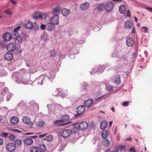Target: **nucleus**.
I'll use <instances>...</instances> for the list:
<instances>
[{
	"instance_id": "f257e3e1",
	"label": "nucleus",
	"mask_w": 152,
	"mask_h": 152,
	"mask_svg": "<svg viewBox=\"0 0 152 152\" xmlns=\"http://www.w3.org/2000/svg\"><path fill=\"white\" fill-rule=\"evenodd\" d=\"M50 21L51 23L54 25H58L59 22V15H55L50 19Z\"/></svg>"
},
{
	"instance_id": "f03ea898",
	"label": "nucleus",
	"mask_w": 152,
	"mask_h": 152,
	"mask_svg": "<svg viewBox=\"0 0 152 152\" xmlns=\"http://www.w3.org/2000/svg\"><path fill=\"white\" fill-rule=\"evenodd\" d=\"M12 38V34L9 32H6L3 35V39L5 42H7L10 40Z\"/></svg>"
},
{
	"instance_id": "7ed1b4c3",
	"label": "nucleus",
	"mask_w": 152,
	"mask_h": 152,
	"mask_svg": "<svg viewBox=\"0 0 152 152\" xmlns=\"http://www.w3.org/2000/svg\"><path fill=\"white\" fill-rule=\"evenodd\" d=\"M7 150L10 152H12L15 151L16 148V145L15 143L10 142L7 145Z\"/></svg>"
},
{
	"instance_id": "20e7f679",
	"label": "nucleus",
	"mask_w": 152,
	"mask_h": 152,
	"mask_svg": "<svg viewBox=\"0 0 152 152\" xmlns=\"http://www.w3.org/2000/svg\"><path fill=\"white\" fill-rule=\"evenodd\" d=\"M33 25L32 22L29 20H27L24 24V26L26 28L28 29H31L33 28Z\"/></svg>"
},
{
	"instance_id": "39448f33",
	"label": "nucleus",
	"mask_w": 152,
	"mask_h": 152,
	"mask_svg": "<svg viewBox=\"0 0 152 152\" xmlns=\"http://www.w3.org/2000/svg\"><path fill=\"white\" fill-rule=\"evenodd\" d=\"M88 126V124L86 121H83L81 122L79 124V128L81 130L86 129Z\"/></svg>"
},
{
	"instance_id": "423d86ee",
	"label": "nucleus",
	"mask_w": 152,
	"mask_h": 152,
	"mask_svg": "<svg viewBox=\"0 0 152 152\" xmlns=\"http://www.w3.org/2000/svg\"><path fill=\"white\" fill-rule=\"evenodd\" d=\"M114 7V4L113 3L110 2L105 5V10L107 12H111Z\"/></svg>"
},
{
	"instance_id": "0eeeda50",
	"label": "nucleus",
	"mask_w": 152,
	"mask_h": 152,
	"mask_svg": "<svg viewBox=\"0 0 152 152\" xmlns=\"http://www.w3.org/2000/svg\"><path fill=\"white\" fill-rule=\"evenodd\" d=\"M16 46L15 43H10L9 44L7 47V49L8 51H12L16 48Z\"/></svg>"
},
{
	"instance_id": "6e6552de",
	"label": "nucleus",
	"mask_w": 152,
	"mask_h": 152,
	"mask_svg": "<svg viewBox=\"0 0 152 152\" xmlns=\"http://www.w3.org/2000/svg\"><path fill=\"white\" fill-rule=\"evenodd\" d=\"M72 133L71 130L70 129H67L64 130L62 134V136L64 138H66L68 137Z\"/></svg>"
},
{
	"instance_id": "1a4fd4ad",
	"label": "nucleus",
	"mask_w": 152,
	"mask_h": 152,
	"mask_svg": "<svg viewBox=\"0 0 152 152\" xmlns=\"http://www.w3.org/2000/svg\"><path fill=\"white\" fill-rule=\"evenodd\" d=\"M126 44L129 47L133 46L134 44V41L133 39L129 37L127 38L126 41Z\"/></svg>"
},
{
	"instance_id": "9d476101",
	"label": "nucleus",
	"mask_w": 152,
	"mask_h": 152,
	"mask_svg": "<svg viewBox=\"0 0 152 152\" xmlns=\"http://www.w3.org/2000/svg\"><path fill=\"white\" fill-rule=\"evenodd\" d=\"M61 13L64 16L67 17L70 15L71 12L69 9L64 8L61 10Z\"/></svg>"
},
{
	"instance_id": "9b49d317",
	"label": "nucleus",
	"mask_w": 152,
	"mask_h": 152,
	"mask_svg": "<svg viewBox=\"0 0 152 152\" xmlns=\"http://www.w3.org/2000/svg\"><path fill=\"white\" fill-rule=\"evenodd\" d=\"M85 110V107L84 106L82 105L79 106L77 109V114L80 115L83 113Z\"/></svg>"
},
{
	"instance_id": "f8f14e48",
	"label": "nucleus",
	"mask_w": 152,
	"mask_h": 152,
	"mask_svg": "<svg viewBox=\"0 0 152 152\" xmlns=\"http://www.w3.org/2000/svg\"><path fill=\"white\" fill-rule=\"evenodd\" d=\"M89 3L86 2L80 5V9L83 10H87L89 7Z\"/></svg>"
},
{
	"instance_id": "ddd939ff",
	"label": "nucleus",
	"mask_w": 152,
	"mask_h": 152,
	"mask_svg": "<svg viewBox=\"0 0 152 152\" xmlns=\"http://www.w3.org/2000/svg\"><path fill=\"white\" fill-rule=\"evenodd\" d=\"M105 4H100L97 5L96 7V10L99 12L103 11L105 10Z\"/></svg>"
},
{
	"instance_id": "4468645a",
	"label": "nucleus",
	"mask_w": 152,
	"mask_h": 152,
	"mask_svg": "<svg viewBox=\"0 0 152 152\" xmlns=\"http://www.w3.org/2000/svg\"><path fill=\"white\" fill-rule=\"evenodd\" d=\"M119 10L120 13L122 14H125L126 11V7L124 4H122L119 7Z\"/></svg>"
},
{
	"instance_id": "2eb2a0df",
	"label": "nucleus",
	"mask_w": 152,
	"mask_h": 152,
	"mask_svg": "<svg viewBox=\"0 0 152 152\" xmlns=\"http://www.w3.org/2000/svg\"><path fill=\"white\" fill-rule=\"evenodd\" d=\"M14 39L15 43L18 45L20 44L22 41V39L19 35L14 36Z\"/></svg>"
},
{
	"instance_id": "dca6fc26",
	"label": "nucleus",
	"mask_w": 152,
	"mask_h": 152,
	"mask_svg": "<svg viewBox=\"0 0 152 152\" xmlns=\"http://www.w3.org/2000/svg\"><path fill=\"white\" fill-rule=\"evenodd\" d=\"M60 12V9L59 7H57L53 8L52 11V12L53 15H59Z\"/></svg>"
},
{
	"instance_id": "f3484780",
	"label": "nucleus",
	"mask_w": 152,
	"mask_h": 152,
	"mask_svg": "<svg viewBox=\"0 0 152 152\" xmlns=\"http://www.w3.org/2000/svg\"><path fill=\"white\" fill-rule=\"evenodd\" d=\"M21 26H19L15 28L14 29V31L13 32V35L14 36L20 35L19 34V31L20 30V28Z\"/></svg>"
},
{
	"instance_id": "a211bd4d",
	"label": "nucleus",
	"mask_w": 152,
	"mask_h": 152,
	"mask_svg": "<svg viewBox=\"0 0 152 152\" xmlns=\"http://www.w3.org/2000/svg\"><path fill=\"white\" fill-rule=\"evenodd\" d=\"M94 102V100L91 99H88L86 100L85 102V106L89 108Z\"/></svg>"
},
{
	"instance_id": "6ab92c4d",
	"label": "nucleus",
	"mask_w": 152,
	"mask_h": 152,
	"mask_svg": "<svg viewBox=\"0 0 152 152\" xmlns=\"http://www.w3.org/2000/svg\"><path fill=\"white\" fill-rule=\"evenodd\" d=\"M12 53L11 52H9L6 53L5 56V58L6 60H11L13 58Z\"/></svg>"
},
{
	"instance_id": "aec40b11",
	"label": "nucleus",
	"mask_w": 152,
	"mask_h": 152,
	"mask_svg": "<svg viewBox=\"0 0 152 152\" xmlns=\"http://www.w3.org/2000/svg\"><path fill=\"white\" fill-rule=\"evenodd\" d=\"M54 25L51 23V22H50L47 24L46 26V28L48 31H51L54 29Z\"/></svg>"
},
{
	"instance_id": "412c9836",
	"label": "nucleus",
	"mask_w": 152,
	"mask_h": 152,
	"mask_svg": "<svg viewBox=\"0 0 152 152\" xmlns=\"http://www.w3.org/2000/svg\"><path fill=\"white\" fill-rule=\"evenodd\" d=\"M10 121L12 124H16L18 122V118L16 116H14L11 118Z\"/></svg>"
},
{
	"instance_id": "4be33fe9",
	"label": "nucleus",
	"mask_w": 152,
	"mask_h": 152,
	"mask_svg": "<svg viewBox=\"0 0 152 152\" xmlns=\"http://www.w3.org/2000/svg\"><path fill=\"white\" fill-rule=\"evenodd\" d=\"M22 121L26 124H28L31 122L30 118L28 117H25L23 118Z\"/></svg>"
},
{
	"instance_id": "5701e85b",
	"label": "nucleus",
	"mask_w": 152,
	"mask_h": 152,
	"mask_svg": "<svg viewBox=\"0 0 152 152\" xmlns=\"http://www.w3.org/2000/svg\"><path fill=\"white\" fill-rule=\"evenodd\" d=\"M132 26V23L130 20H128L126 21L125 23V28L127 29H130Z\"/></svg>"
},
{
	"instance_id": "b1692460",
	"label": "nucleus",
	"mask_w": 152,
	"mask_h": 152,
	"mask_svg": "<svg viewBox=\"0 0 152 152\" xmlns=\"http://www.w3.org/2000/svg\"><path fill=\"white\" fill-rule=\"evenodd\" d=\"M33 142V140L31 138H27L25 139L24 142L25 144L28 145L31 144Z\"/></svg>"
},
{
	"instance_id": "393cba45",
	"label": "nucleus",
	"mask_w": 152,
	"mask_h": 152,
	"mask_svg": "<svg viewBox=\"0 0 152 152\" xmlns=\"http://www.w3.org/2000/svg\"><path fill=\"white\" fill-rule=\"evenodd\" d=\"M23 80V78H17L16 81L19 84L23 83L24 85H27L28 84L27 82L24 81Z\"/></svg>"
},
{
	"instance_id": "a878e982",
	"label": "nucleus",
	"mask_w": 152,
	"mask_h": 152,
	"mask_svg": "<svg viewBox=\"0 0 152 152\" xmlns=\"http://www.w3.org/2000/svg\"><path fill=\"white\" fill-rule=\"evenodd\" d=\"M37 126L40 127H42L45 124L44 121L42 120H39L36 123Z\"/></svg>"
},
{
	"instance_id": "bb28decb",
	"label": "nucleus",
	"mask_w": 152,
	"mask_h": 152,
	"mask_svg": "<svg viewBox=\"0 0 152 152\" xmlns=\"http://www.w3.org/2000/svg\"><path fill=\"white\" fill-rule=\"evenodd\" d=\"M44 78V76L43 75H41L40 76V77L37 78V80L41 81V83H40L39 82H38L37 83V84L39 85H42V83L43 81Z\"/></svg>"
},
{
	"instance_id": "cd10ccee",
	"label": "nucleus",
	"mask_w": 152,
	"mask_h": 152,
	"mask_svg": "<svg viewBox=\"0 0 152 152\" xmlns=\"http://www.w3.org/2000/svg\"><path fill=\"white\" fill-rule=\"evenodd\" d=\"M108 132L107 130H104L102 133V137L103 138H106L108 136Z\"/></svg>"
},
{
	"instance_id": "c85d7f7f",
	"label": "nucleus",
	"mask_w": 152,
	"mask_h": 152,
	"mask_svg": "<svg viewBox=\"0 0 152 152\" xmlns=\"http://www.w3.org/2000/svg\"><path fill=\"white\" fill-rule=\"evenodd\" d=\"M107 125V122L105 121H103L101 124V128L102 129H104Z\"/></svg>"
},
{
	"instance_id": "c756f323",
	"label": "nucleus",
	"mask_w": 152,
	"mask_h": 152,
	"mask_svg": "<svg viewBox=\"0 0 152 152\" xmlns=\"http://www.w3.org/2000/svg\"><path fill=\"white\" fill-rule=\"evenodd\" d=\"M69 119V116L65 115L62 116V118L61 120L62 122H64L68 121Z\"/></svg>"
},
{
	"instance_id": "7c9ffc66",
	"label": "nucleus",
	"mask_w": 152,
	"mask_h": 152,
	"mask_svg": "<svg viewBox=\"0 0 152 152\" xmlns=\"http://www.w3.org/2000/svg\"><path fill=\"white\" fill-rule=\"evenodd\" d=\"M120 78L119 76H117L115 78L114 83L117 85L119 84L120 82Z\"/></svg>"
},
{
	"instance_id": "2f4dec72",
	"label": "nucleus",
	"mask_w": 152,
	"mask_h": 152,
	"mask_svg": "<svg viewBox=\"0 0 152 152\" xmlns=\"http://www.w3.org/2000/svg\"><path fill=\"white\" fill-rule=\"evenodd\" d=\"M47 34H46L43 33L41 36V39L45 42H46L47 40Z\"/></svg>"
},
{
	"instance_id": "473e14b6",
	"label": "nucleus",
	"mask_w": 152,
	"mask_h": 152,
	"mask_svg": "<svg viewBox=\"0 0 152 152\" xmlns=\"http://www.w3.org/2000/svg\"><path fill=\"white\" fill-rule=\"evenodd\" d=\"M53 136L52 135H49L47 136L44 140L47 141H52L53 139Z\"/></svg>"
},
{
	"instance_id": "72a5a7b5",
	"label": "nucleus",
	"mask_w": 152,
	"mask_h": 152,
	"mask_svg": "<svg viewBox=\"0 0 152 152\" xmlns=\"http://www.w3.org/2000/svg\"><path fill=\"white\" fill-rule=\"evenodd\" d=\"M40 152H45L46 147L45 145H41L39 146Z\"/></svg>"
},
{
	"instance_id": "f704fd0d",
	"label": "nucleus",
	"mask_w": 152,
	"mask_h": 152,
	"mask_svg": "<svg viewBox=\"0 0 152 152\" xmlns=\"http://www.w3.org/2000/svg\"><path fill=\"white\" fill-rule=\"evenodd\" d=\"M47 15V13H39V18H40L41 19H45Z\"/></svg>"
},
{
	"instance_id": "c9c22d12",
	"label": "nucleus",
	"mask_w": 152,
	"mask_h": 152,
	"mask_svg": "<svg viewBox=\"0 0 152 152\" xmlns=\"http://www.w3.org/2000/svg\"><path fill=\"white\" fill-rule=\"evenodd\" d=\"M39 12H35L32 15V17L33 18H39Z\"/></svg>"
},
{
	"instance_id": "e433bc0d",
	"label": "nucleus",
	"mask_w": 152,
	"mask_h": 152,
	"mask_svg": "<svg viewBox=\"0 0 152 152\" xmlns=\"http://www.w3.org/2000/svg\"><path fill=\"white\" fill-rule=\"evenodd\" d=\"M110 142L109 140L107 139H106L104 140V145L105 146H108L110 145Z\"/></svg>"
},
{
	"instance_id": "4c0bfd02",
	"label": "nucleus",
	"mask_w": 152,
	"mask_h": 152,
	"mask_svg": "<svg viewBox=\"0 0 152 152\" xmlns=\"http://www.w3.org/2000/svg\"><path fill=\"white\" fill-rule=\"evenodd\" d=\"M39 149L38 147L37 146L33 147L32 148L31 152H38Z\"/></svg>"
},
{
	"instance_id": "58836bf2",
	"label": "nucleus",
	"mask_w": 152,
	"mask_h": 152,
	"mask_svg": "<svg viewBox=\"0 0 152 152\" xmlns=\"http://www.w3.org/2000/svg\"><path fill=\"white\" fill-rule=\"evenodd\" d=\"M50 54L51 56L53 58L56 57V53L55 50H52L50 51Z\"/></svg>"
},
{
	"instance_id": "ea45409f",
	"label": "nucleus",
	"mask_w": 152,
	"mask_h": 152,
	"mask_svg": "<svg viewBox=\"0 0 152 152\" xmlns=\"http://www.w3.org/2000/svg\"><path fill=\"white\" fill-rule=\"evenodd\" d=\"M15 143L17 145H21L22 142L21 140L20 139H16L15 141Z\"/></svg>"
},
{
	"instance_id": "a19ab883",
	"label": "nucleus",
	"mask_w": 152,
	"mask_h": 152,
	"mask_svg": "<svg viewBox=\"0 0 152 152\" xmlns=\"http://www.w3.org/2000/svg\"><path fill=\"white\" fill-rule=\"evenodd\" d=\"M118 150L121 151H124L125 147L124 145H119L117 148Z\"/></svg>"
},
{
	"instance_id": "79ce46f5",
	"label": "nucleus",
	"mask_w": 152,
	"mask_h": 152,
	"mask_svg": "<svg viewBox=\"0 0 152 152\" xmlns=\"http://www.w3.org/2000/svg\"><path fill=\"white\" fill-rule=\"evenodd\" d=\"M47 106L50 111L53 110L54 109L53 105L52 104H48Z\"/></svg>"
},
{
	"instance_id": "37998d69",
	"label": "nucleus",
	"mask_w": 152,
	"mask_h": 152,
	"mask_svg": "<svg viewBox=\"0 0 152 152\" xmlns=\"http://www.w3.org/2000/svg\"><path fill=\"white\" fill-rule=\"evenodd\" d=\"M8 137L10 140L12 141L14 140L15 137V136L14 135L12 134H10L8 136Z\"/></svg>"
},
{
	"instance_id": "c03bdc74",
	"label": "nucleus",
	"mask_w": 152,
	"mask_h": 152,
	"mask_svg": "<svg viewBox=\"0 0 152 152\" xmlns=\"http://www.w3.org/2000/svg\"><path fill=\"white\" fill-rule=\"evenodd\" d=\"M13 96V94L12 93H10L7 95V101H8L10 99V98Z\"/></svg>"
},
{
	"instance_id": "a18cd8bd",
	"label": "nucleus",
	"mask_w": 152,
	"mask_h": 152,
	"mask_svg": "<svg viewBox=\"0 0 152 152\" xmlns=\"http://www.w3.org/2000/svg\"><path fill=\"white\" fill-rule=\"evenodd\" d=\"M9 134V133L2 132L0 134V136L2 137H6L7 136L8 134Z\"/></svg>"
},
{
	"instance_id": "49530a36",
	"label": "nucleus",
	"mask_w": 152,
	"mask_h": 152,
	"mask_svg": "<svg viewBox=\"0 0 152 152\" xmlns=\"http://www.w3.org/2000/svg\"><path fill=\"white\" fill-rule=\"evenodd\" d=\"M71 123V122L69 121L67 122L66 123H61V124H58V126H62L65 125H67Z\"/></svg>"
},
{
	"instance_id": "de8ad7c7",
	"label": "nucleus",
	"mask_w": 152,
	"mask_h": 152,
	"mask_svg": "<svg viewBox=\"0 0 152 152\" xmlns=\"http://www.w3.org/2000/svg\"><path fill=\"white\" fill-rule=\"evenodd\" d=\"M4 12L9 15H11L12 14V12L10 11L9 10H7L4 11Z\"/></svg>"
},
{
	"instance_id": "09e8293b",
	"label": "nucleus",
	"mask_w": 152,
	"mask_h": 152,
	"mask_svg": "<svg viewBox=\"0 0 152 152\" xmlns=\"http://www.w3.org/2000/svg\"><path fill=\"white\" fill-rule=\"evenodd\" d=\"M22 40H25L27 38V36L26 33H23L22 35Z\"/></svg>"
},
{
	"instance_id": "8fccbe9b",
	"label": "nucleus",
	"mask_w": 152,
	"mask_h": 152,
	"mask_svg": "<svg viewBox=\"0 0 152 152\" xmlns=\"http://www.w3.org/2000/svg\"><path fill=\"white\" fill-rule=\"evenodd\" d=\"M46 75L47 77L49 79L54 77V75L52 74L51 75V73L50 72L48 73Z\"/></svg>"
},
{
	"instance_id": "3c124183",
	"label": "nucleus",
	"mask_w": 152,
	"mask_h": 152,
	"mask_svg": "<svg viewBox=\"0 0 152 152\" xmlns=\"http://www.w3.org/2000/svg\"><path fill=\"white\" fill-rule=\"evenodd\" d=\"M58 94H59V90L57 88L54 91L53 95L56 96Z\"/></svg>"
},
{
	"instance_id": "603ef678",
	"label": "nucleus",
	"mask_w": 152,
	"mask_h": 152,
	"mask_svg": "<svg viewBox=\"0 0 152 152\" xmlns=\"http://www.w3.org/2000/svg\"><path fill=\"white\" fill-rule=\"evenodd\" d=\"M107 91H112L113 89V87L111 86H109L106 87Z\"/></svg>"
},
{
	"instance_id": "864d4df0",
	"label": "nucleus",
	"mask_w": 152,
	"mask_h": 152,
	"mask_svg": "<svg viewBox=\"0 0 152 152\" xmlns=\"http://www.w3.org/2000/svg\"><path fill=\"white\" fill-rule=\"evenodd\" d=\"M2 72H3V74L1 72H0V75L1 76H4L7 75V73L6 72L5 70H3L2 71Z\"/></svg>"
},
{
	"instance_id": "5fc2aeb1",
	"label": "nucleus",
	"mask_w": 152,
	"mask_h": 152,
	"mask_svg": "<svg viewBox=\"0 0 152 152\" xmlns=\"http://www.w3.org/2000/svg\"><path fill=\"white\" fill-rule=\"evenodd\" d=\"M61 122H62L61 119L60 120H57L54 122V124L56 125H58V124H60Z\"/></svg>"
},
{
	"instance_id": "6e6d98bb",
	"label": "nucleus",
	"mask_w": 152,
	"mask_h": 152,
	"mask_svg": "<svg viewBox=\"0 0 152 152\" xmlns=\"http://www.w3.org/2000/svg\"><path fill=\"white\" fill-rule=\"evenodd\" d=\"M129 101L124 102L122 103V105L124 106H127L128 105L129 103Z\"/></svg>"
},
{
	"instance_id": "4d7b16f0",
	"label": "nucleus",
	"mask_w": 152,
	"mask_h": 152,
	"mask_svg": "<svg viewBox=\"0 0 152 152\" xmlns=\"http://www.w3.org/2000/svg\"><path fill=\"white\" fill-rule=\"evenodd\" d=\"M40 27L41 29L44 30L45 29V27H46V26L45 25L41 24L40 25Z\"/></svg>"
},
{
	"instance_id": "13d9d810",
	"label": "nucleus",
	"mask_w": 152,
	"mask_h": 152,
	"mask_svg": "<svg viewBox=\"0 0 152 152\" xmlns=\"http://www.w3.org/2000/svg\"><path fill=\"white\" fill-rule=\"evenodd\" d=\"M129 150L130 152H136L135 148L133 147H132L131 148H130Z\"/></svg>"
},
{
	"instance_id": "bf43d9fd",
	"label": "nucleus",
	"mask_w": 152,
	"mask_h": 152,
	"mask_svg": "<svg viewBox=\"0 0 152 152\" xmlns=\"http://www.w3.org/2000/svg\"><path fill=\"white\" fill-rule=\"evenodd\" d=\"M2 111H4L6 113H7L8 111V109L7 107H5L2 108Z\"/></svg>"
},
{
	"instance_id": "052dcab7",
	"label": "nucleus",
	"mask_w": 152,
	"mask_h": 152,
	"mask_svg": "<svg viewBox=\"0 0 152 152\" xmlns=\"http://www.w3.org/2000/svg\"><path fill=\"white\" fill-rule=\"evenodd\" d=\"M144 29L145 31V33H147L148 31V28L147 27L145 26H143L142 27V29Z\"/></svg>"
},
{
	"instance_id": "680f3d73",
	"label": "nucleus",
	"mask_w": 152,
	"mask_h": 152,
	"mask_svg": "<svg viewBox=\"0 0 152 152\" xmlns=\"http://www.w3.org/2000/svg\"><path fill=\"white\" fill-rule=\"evenodd\" d=\"M26 65L28 66H30L32 65V62L30 61V62L27 61L26 62Z\"/></svg>"
},
{
	"instance_id": "e2e57ef3",
	"label": "nucleus",
	"mask_w": 152,
	"mask_h": 152,
	"mask_svg": "<svg viewBox=\"0 0 152 152\" xmlns=\"http://www.w3.org/2000/svg\"><path fill=\"white\" fill-rule=\"evenodd\" d=\"M137 54L134 53H132V56L133 58H135L137 56Z\"/></svg>"
},
{
	"instance_id": "0e129e2a",
	"label": "nucleus",
	"mask_w": 152,
	"mask_h": 152,
	"mask_svg": "<svg viewBox=\"0 0 152 152\" xmlns=\"http://www.w3.org/2000/svg\"><path fill=\"white\" fill-rule=\"evenodd\" d=\"M11 130L12 131H13V132H21V131L18 130V129H11Z\"/></svg>"
},
{
	"instance_id": "69168bd1",
	"label": "nucleus",
	"mask_w": 152,
	"mask_h": 152,
	"mask_svg": "<svg viewBox=\"0 0 152 152\" xmlns=\"http://www.w3.org/2000/svg\"><path fill=\"white\" fill-rule=\"evenodd\" d=\"M101 68L102 69L101 70H100V69H98V70L97 71V72H103V71L104 70V66H102L101 67Z\"/></svg>"
},
{
	"instance_id": "338daca9",
	"label": "nucleus",
	"mask_w": 152,
	"mask_h": 152,
	"mask_svg": "<svg viewBox=\"0 0 152 152\" xmlns=\"http://www.w3.org/2000/svg\"><path fill=\"white\" fill-rule=\"evenodd\" d=\"M10 1L14 5L16 4V2L15 0H10Z\"/></svg>"
},
{
	"instance_id": "774afa93",
	"label": "nucleus",
	"mask_w": 152,
	"mask_h": 152,
	"mask_svg": "<svg viewBox=\"0 0 152 152\" xmlns=\"http://www.w3.org/2000/svg\"><path fill=\"white\" fill-rule=\"evenodd\" d=\"M3 140L2 139L0 138V145H1L3 143Z\"/></svg>"
}]
</instances>
